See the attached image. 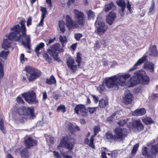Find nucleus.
<instances>
[{"label": "nucleus", "mask_w": 158, "mask_h": 158, "mask_svg": "<svg viewBox=\"0 0 158 158\" xmlns=\"http://www.w3.org/2000/svg\"><path fill=\"white\" fill-rule=\"evenodd\" d=\"M148 148L143 147L142 149V154L148 158H158V144L152 145L150 150L151 154L148 152Z\"/></svg>", "instance_id": "39448f33"}, {"label": "nucleus", "mask_w": 158, "mask_h": 158, "mask_svg": "<svg viewBox=\"0 0 158 158\" xmlns=\"http://www.w3.org/2000/svg\"><path fill=\"white\" fill-rule=\"evenodd\" d=\"M118 153L116 151H113L112 152V157H115L118 154Z\"/></svg>", "instance_id": "052dcab7"}, {"label": "nucleus", "mask_w": 158, "mask_h": 158, "mask_svg": "<svg viewBox=\"0 0 158 158\" xmlns=\"http://www.w3.org/2000/svg\"><path fill=\"white\" fill-rule=\"evenodd\" d=\"M57 111L58 112L61 111L62 113H64L66 111L65 107L64 105H60L57 109Z\"/></svg>", "instance_id": "a18cd8bd"}, {"label": "nucleus", "mask_w": 158, "mask_h": 158, "mask_svg": "<svg viewBox=\"0 0 158 158\" xmlns=\"http://www.w3.org/2000/svg\"><path fill=\"white\" fill-rule=\"evenodd\" d=\"M114 131L116 141L123 142L127 135V130L123 128H116L114 130Z\"/></svg>", "instance_id": "423d86ee"}, {"label": "nucleus", "mask_w": 158, "mask_h": 158, "mask_svg": "<svg viewBox=\"0 0 158 158\" xmlns=\"http://www.w3.org/2000/svg\"><path fill=\"white\" fill-rule=\"evenodd\" d=\"M94 25L97 28L95 32H97L99 35L104 33L108 29V26L105 25L104 22L101 21V18L99 15L97 17Z\"/></svg>", "instance_id": "0eeeda50"}, {"label": "nucleus", "mask_w": 158, "mask_h": 158, "mask_svg": "<svg viewBox=\"0 0 158 158\" xmlns=\"http://www.w3.org/2000/svg\"><path fill=\"white\" fill-rule=\"evenodd\" d=\"M74 133L76 131H79L80 130V127L77 125H74Z\"/></svg>", "instance_id": "0e129e2a"}, {"label": "nucleus", "mask_w": 158, "mask_h": 158, "mask_svg": "<svg viewBox=\"0 0 158 158\" xmlns=\"http://www.w3.org/2000/svg\"><path fill=\"white\" fill-rule=\"evenodd\" d=\"M115 8V6L112 2H111L106 5V8L104 10L106 12H107L111 9H114Z\"/></svg>", "instance_id": "cd10ccee"}, {"label": "nucleus", "mask_w": 158, "mask_h": 158, "mask_svg": "<svg viewBox=\"0 0 158 158\" xmlns=\"http://www.w3.org/2000/svg\"><path fill=\"white\" fill-rule=\"evenodd\" d=\"M143 67L145 69L149 70L152 72H153L154 70V64L151 62L145 63L143 64Z\"/></svg>", "instance_id": "393cba45"}, {"label": "nucleus", "mask_w": 158, "mask_h": 158, "mask_svg": "<svg viewBox=\"0 0 158 158\" xmlns=\"http://www.w3.org/2000/svg\"><path fill=\"white\" fill-rule=\"evenodd\" d=\"M43 57L48 62H50L51 60V58L47 53H44L43 55Z\"/></svg>", "instance_id": "8fccbe9b"}, {"label": "nucleus", "mask_w": 158, "mask_h": 158, "mask_svg": "<svg viewBox=\"0 0 158 158\" xmlns=\"http://www.w3.org/2000/svg\"><path fill=\"white\" fill-rule=\"evenodd\" d=\"M115 115V114H114L112 115H111L107 119V121L110 122L112 121Z\"/></svg>", "instance_id": "6e6d98bb"}, {"label": "nucleus", "mask_w": 158, "mask_h": 158, "mask_svg": "<svg viewBox=\"0 0 158 158\" xmlns=\"http://www.w3.org/2000/svg\"><path fill=\"white\" fill-rule=\"evenodd\" d=\"M63 51V50L60 48L59 44H56L52 46L50 49L48 50V53L51 56H52L54 59L59 61L60 60L58 57L59 53Z\"/></svg>", "instance_id": "6e6552de"}, {"label": "nucleus", "mask_w": 158, "mask_h": 158, "mask_svg": "<svg viewBox=\"0 0 158 158\" xmlns=\"http://www.w3.org/2000/svg\"><path fill=\"white\" fill-rule=\"evenodd\" d=\"M139 143L135 144L133 146L131 151V154L132 155H134L136 153V152L139 148Z\"/></svg>", "instance_id": "4c0bfd02"}, {"label": "nucleus", "mask_w": 158, "mask_h": 158, "mask_svg": "<svg viewBox=\"0 0 158 158\" xmlns=\"http://www.w3.org/2000/svg\"><path fill=\"white\" fill-rule=\"evenodd\" d=\"M82 36V35L81 33H76L74 34V38L77 41H79Z\"/></svg>", "instance_id": "de8ad7c7"}, {"label": "nucleus", "mask_w": 158, "mask_h": 158, "mask_svg": "<svg viewBox=\"0 0 158 158\" xmlns=\"http://www.w3.org/2000/svg\"><path fill=\"white\" fill-rule=\"evenodd\" d=\"M150 52V55L151 56H155L158 55V52L156 45H153L151 47Z\"/></svg>", "instance_id": "a878e982"}, {"label": "nucleus", "mask_w": 158, "mask_h": 158, "mask_svg": "<svg viewBox=\"0 0 158 158\" xmlns=\"http://www.w3.org/2000/svg\"><path fill=\"white\" fill-rule=\"evenodd\" d=\"M34 109L33 108L23 106L20 108L14 107L12 108V115L14 117L15 114L17 113L19 116L28 115L31 120L35 118V115L34 113Z\"/></svg>", "instance_id": "7ed1b4c3"}, {"label": "nucleus", "mask_w": 158, "mask_h": 158, "mask_svg": "<svg viewBox=\"0 0 158 158\" xmlns=\"http://www.w3.org/2000/svg\"><path fill=\"white\" fill-rule=\"evenodd\" d=\"M27 116H29L28 115H24L22 116H19V117H18V118H16V120L18 121L19 122L21 123H24L27 120Z\"/></svg>", "instance_id": "2f4dec72"}, {"label": "nucleus", "mask_w": 158, "mask_h": 158, "mask_svg": "<svg viewBox=\"0 0 158 158\" xmlns=\"http://www.w3.org/2000/svg\"><path fill=\"white\" fill-rule=\"evenodd\" d=\"M102 158H107L106 156V154L105 152L104 151L102 152Z\"/></svg>", "instance_id": "774afa93"}, {"label": "nucleus", "mask_w": 158, "mask_h": 158, "mask_svg": "<svg viewBox=\"0 0 158 158\" xmlns=\"http://www.w3.org/2000/svg\"><path fill=\"white\" fill-rule=\"evenodd\" d=\"M146 112L145 109L144 108H142L135 110L132 112V114L135 116H142Z\"/></svg>", "instance_id": "5701e85b"}, {"label": "nucleus", "mask_w": 158, "mask_h": 158, "mask_svg": "<svg viewBox=\"0 0 158 158\" xmlns=\"http://www.w3.org/2000/svg\"><path fill=\"white\" fill-rule=\"evenodd\" d=\"M80 112L81 115L84 117H86L88 115V111L86 109L84 105L83 109H81Z\"/></svg>", "instance_id": "c9c22d12"}, {"label": "nucleus", "mask_w": 158, "mask_h": 158, "mask_svg": "<svg viewBox=\"0 0 158 158\" xmlns=\"http://www.w3.org/2000/svg\"><path fill=\"white\" fill-rule=\"evenodd\" d=\"M143 72H144L138 71L135 72L134 74L135 75H137L139 76V80H141L142 83L143 84H147L149 82V78L147 75H143L142 74Z\"/></svg>", "instance_id": "ddd939ff"}, {"label": "nucleus", "mask_w": 158, "mask_h": 158, "mask_svg": "<svg viewBox=\"0 0 158 158\" xmlns=\"http://www.w3.org/2000/svg\"><path fill=\"white\" fill-rule=\"evenodd\" d=\"M0 129L3 133L5 132V127L4 125L3 120L2 118L0 119Z\"/></svg>", "instance_id": "79ce46f5"}, {"label": "nucleus", "mask_w": 158, "mask_h": 158, "mask_svg": "<svg viewBox=\"0 0 158 158\" xmlns=\"http://www.w3.org/2000/svg\"><path fill=\"white\" fill-rule=\"evenodd\" d=\"M130 120L128 118H124L119 120L118 122V124L120 126H123Z\"/></svg>", "instance_id": "72a5a7b5"}, {"label": "nucleus", "mask_w": 158, "mask_h": 158, "mask_svg": "<svg viewBox=\"0 0 158 158\" xmlns=\"http://www.w3.org/2000/svg\"><path fill=\"white\" fill-rule=\"evenodd\" d=\"M81 54L79 52H78L77 53L76 61L77 62V63L79 67V66L80 65V63L81 62Z\"/></svg>", "instance_id": "c03bdc74"}, {"label": "nucleus", "mask_w": 158, "mask_h": 158, "mask_svg": "<svg viewBox=\"0 0 158 158\" xmlns=\"http://www.w3.org/2000/svg\"><path fill=\"white\" fill-rule=\"evenodd\" d=\"M132 125L133 128H136L139 131L143 130L144 128L143 125L139 120H137L133 122Z\"/></svg>", "instance_id": "f3484780"}, {"label": "nucleus", "mask_w": 158, "mask_h": 158, "mask_svg": "<svg viewBox=\"0 0 158 158\" xmlns=\"http://www.w3.org/2000/svg\"><path fill=\"white\" fill-rule=\"evenodd\" d=\"M94 140H90V143L89 144V146L93 149L95 148V146L94 144Z\"/></svg>", "instance_id": "680f3d73"}, {"label": "nucleus", "mask_w": 158, "mask_h": 158, "mask_svg": "<svg viewBox=\"0 0 158 158\" xmlns=\"http://www.w3.org/2000/svg\"><path fill=\"white\" fill-rule=\"evenodd\" d=\"M93 100L95 103H97L98 101V98L94 95H92Z\"/></svg>", "instance_id": "e2e57ef3"}, {"label": "nucleus", "mask_w": 158, "mask_h": 158, "mask_svg": "<svg viewBox=\"0 0 158 158\" xmlns=\"http://www.w3.org/2000/svg\"><path fill=\"white\" fill-rule=\"evenodd\" d=\"M44 19V18H43L42 17H41V19L40 21V22L38 24V26H43Z\"/></svg>", "instance_id": "338daca9"}, {"label": "nucleus", "mask_w": 158, "mask_h": 158, "mask_svg": "<svg viewBox=\"0 0 158 158\" xmlns=\"http://www.w3.org/2000/svg\"><path fill=\"white\" fill-rule=\"evenodd\" d=\"M44 46V44L43 43L38 44L35 46L34 49V51L38 55L40 54L41 52L43 49Z\"/></svg>", "instance_id": "4be33fe9"}, {"label": "nucleus", "mask_w": 158, "mask_h": 158, "mask_svg": "<svg viewBox=\"0 0 158 158\" xmlns=\"http://www.w3.org/2000/svg\"><path fill=\"white\" fill-rule=\"evenodd\" d=\"M40 10L42 12V14L41 17L45 18V15L47 13L46 9L45 8L41 7Z\"/></svg>", "instance_id": "49530a36"}, {"label": "nucleus", "mask_w": 158, "mask_h": 158, "mask_svg": "<svg viewBox=\"0 0 158 158\" xmlns=\"http://www.w3.org/2000/svg\"><path fill=\"white\" fill-rule=\"evenodd\" d=\"M32 17H29L27 21V27L31 24Z\"/></svg>", "instance_id": "864d4df0"}, {"label": "nucleus", "mask_w": 158, "mask_h": 158, "mask_svg": "<svg viewBox=\"0 0 158 158\" xmlns=\"http://www.w3.org/2000/svg\"><path fill=\"white\" fill-rule=\"evenodd\" d=\"M100 131V128L98 126H96L94 128V136H96L97 134Z\"/></svg>", "instance_id": "09e8293b"}, {"label": "nucleus", "mask_w": 158, "mask_h": 158, "mask_svg": "<svg viewBox=\"0 0 158 158\" xmlns=\"http://www.w3.org/2000/svg\"><path fill=\"white\" fill-rule=\"evenodd\" d=\"M143 122L146 124L148 125L153 123L154 121L151 118L145 117L142 119Z\"/></svg>", "instance_id": "c85d7f7f"}, {"label": "nucleus", "mask_w": 158, "mask_h": 158, "mask_svg": "<svg viewBox=\"0 0 158 158\" xmlns=\"http://www.w3.org/2000/svg\"><path fill=\"white\" fill-rule=\"evenodd\" d=\"M22 95L25 100L30 104H35L38 103L36 98L35 93L33 91L24 93Z\"/></svg>", "instance_id": "1a4fd4ad"}, {"label": "nucleus", "mask_w": 158, "mask_h": 158, "mask_svg": "<svg viewBox=\"0 0 158 158\" xmlns=\"http://www.w3.org/2000/svg\"><path fill=\"white\" fill-rule=\"evenodd\" d=\"M117 5L121 9H125L126 8V4L125 1L123 0H118L116 1Z\"/></svg>", "instance_id": "7c9ffc66"}, {"label": "nucleus", "mask_w": 158, "mask_h": 158, "mask_svg": "<svg viewBox=\"0 0 158 158\" xmlns=\"http://www.w3.org/2000/svg\"><path fill=\"white\" fill-rule=\"evenodd\" d=\"M105 137L107 140L111 143L116 141L115 139L114 135H113L111 132L107 131L105 134Z\"/></svg>", "instance_id": "412c9836"}, {"label": "nucleus", "mask_w": 158, "mask_h": 158, "mask_svg": "<svg viewBox=\"0 0 158 158\" xmlns=\"http://www.w3.org/2000/svg\"><path fill=\"white\" fill-rule=\"evenodd\" d=\"M9 53V51H3L0 53V57L6 59L7 58V55Z\"/></svg>", "instance_id": "a19ab883"}, {"label": "nucleus", "mask_w": 158, "mask_h": 158, "mask_svg": "<svg viewBox=\"0 0 158 158\" xmlns=\"http://www.w3.org/2000/svg\"><path fill=\"white\" fill-rule=\"evenodd\" d=\"M140 83V80L138 75H135L134 77H131L130 79L127 81L125 84L128 87H132Z\"/></svg>", "instance_id": "9b49d317"}, {"label": "nucleus", "mask_w": 158, "mask_h": 158, "mask_svg": "<svg viewBox=\"0 0 158 158\" xmlns=\"http://www.w3.org/2000/svg\"><path fill=\"white\" fill-rule=\"evenodd\" d=\"M147 58V56L146 55H144L142 57L139 59L137 61V62L134 65L133 67L132 68L128 70V71L130 72L136 69L137 68L138 66L140 65L141 64H142L146 60Z\"/></svg>", "instance_id": "a211bd4d"}, {"label": "nucleus", "mask_w": 158, "mask_h": 158, "mask_svg": "<svg viewBox=\"0 0 158 158\" xmlns=\"http://www.w3.org/2000/svg\"><path fill=\"white\" fill-rule=\"evenodd\" d=\"M60 40L62 43V46L64 47L67 42V39L66 37L65 36L62 37L60 35Z\"/></svg>", "instance_id": "37998d69"}, {"label": "nucleus", "mask_w": 158, "mask_h": 158, "mask_svg": "<svg viewBox=\"0 0 158 158\" xmlns=\"http://www.w3.org/2000/svg\"><path fill=\"white\" fill-rule=\"evenodd\" d=\"M53 153L56 158H61V156L59 155L58 152L54 151Z\"/></svg>", "instance_id": "4d7b16f0"}, {"label": "nucleus", "mask_w": 158, "mask_h": 158, "mask_svg": "<svg viewBox=\"0 0 158 158\" xmlns=\"http://www.w3.org/2000/svg\"><path fill=\"white\" fill-rule=\"evenodd\" d=\"M59 26L60 28V30L64 33L65 31V29L64 27V22L63 21H60L59 22Z\"/></svg>", "instance_id": "ea45409f"}, {"label": "nucleus", "mask_w": 158, "mask_h": 158, "mask_svg": "<svg viewBox=\"0 0 158 158\" xmlns=\"http://www.w3.org/2000/svg\"><path fill=\"white\" fill-rule=\"evenodd\" d=\"M20 154L21 158H29L30 155L28 149L27 148H24L21 150Z\"/></svg>", "instance_id": "b1692460"}, {"label": "nucleus", "mask_w": 158, "mask_h": 158, "mask_svg": "<svg viewBox=\"0 0 158 158\" xmlns=\"http://www.w3.org/2000/svg\"><path fill=\"white\" fill-rule=\"evenodd\" d=\"M46 83L49 85H52L56 83V80L54 76L52 75L49 78L46 79Z\"/></svg>", "instance_id": "bb28decb"}, {"label": "nucleus", "mask_w": 158, "mask_h": 158, "mask_svg": "<svg viewBox=\"0 0 158 158\" xmlns=\"http://www.w3.org/2000/svg\"><path fill=\"white\" fill-rule=\"evenodd\" d=\"M16 101L19 103L23 104L24 102L21 97H18L16 98Z\"/></svg>", "instance_id": "603ef678"}, {"label": "nucleus", "mask_w": 158, "mask_h": 158, "mask_svg": "<svg viewBox=\"0 0 158 158\" xmlns=\"http://www.w3.org/2000/svg\"><path fill=\"white\" fill-rule=\"evenodd\" d=\"M105 83L104 82L99 85V86L97 88V90L99 92L102 93L104 91L105 89Z\"/></svg>", "instance_id": "e433bc0d"}, {"label": "nucleus", "mask_w": 158, "mask_h": 158, "mask_svg": "<svg viewBox=\"0 0 158 158\" xmlns=\"http://www.w3.org/2000/svg\"><path fill=\"white\" fill-rule=\"evenodd\" d=\"M73 13L75 15V19L78 24L82 26L84 25L85 22L84 13L77 9L74 10Z\"/></svg>", "instance_id": "9d476101"}, {"label": "nucleus", "mask_w": 158, "mask_h": 158, "mask_svg": "<svg viewBox=\"0 0 158 158\" xmlns=\"http://www.w3.org/2000/svg\"><path fill=\"white\" fill-rule=\"evenodd\" d=\"M66 21L67 26L70 29L74 28L76 27V23L72 20L71 17L69 15L66 17Z\"/></svg>", "instance_id": "6ab92c4d"}, {"label": "nucleus", "mask_w": 158, "mask_h": 158, "mask_svg": "<svg viewBox=\"0 0 158 158\" xmlns=\"http://www.w3.org/2000/svg\"><path fill=\"white\" fill-rule=\"evenodd\" d=\"M68 67L73 72L77 69V66L75 64L74 59L71 57H69L66 62Z\"/></svg>", "instance_id": "4468645a"}, {"label": "nucleus", "mask_w": 158, "mask_h": 158, "mask_svg": "<svg viewBox=\"0 0 158 158\" xmlns=\"http://www.w3.org/2000/svg\"><path fill=\"white\" fill-rule=\"evenodd\" d=\"M64 148H66L69 151H71L73 148L74 144L72 142H70L66 141L65 137H63L62 139L61 140L60 143L57 147L58 149L60 148V145Z\"/></svg>", "instance_id": "f8f14e48"}, {"label": "nucleus", "mask_w": 158, "mask_h": 158, "mask_svg": "<svg viewBox=\"0 0 158 158\" xmlns=\"http://www.w3.org/2000/svg\"><path fill=\"white\" fill-rule=\"evenodd\" d=\"M75 124H73L69 122L68 124V129L72 134H74V127Z\"/></svg>", "instance_id": "58836bf2"}, {"label": "nucleus", "mask_w": 158, "mask_h": 158, "mask_svg": "<svg viewBox=\"0 0 158 158\" xmlns=\"http://www.w3.org/2000/svg\"><path fill=\"white\" fill-rule=\"evenodd\" d=\"M125 9H121L118 10V12L121 16H123L124 15V11Z\"/></svg>", "instance_id": "13d9d810"}, {"label": "nucleus", "mask_w": 158, "mask_h": 158, "mask_svg": "<svg viewBox=\"0 0 158 158\" xmlns=\"http://www.w3.org/2000/svg\"><path fill=\"white\" fill-rule=\"evenodd\" d=\"M20 60L21 62H23L24 61V56L23 53H22L20 55Z\"/></svg>", "instance_id": "69168bd1"}, {"label": "nucleus", "mask_w": 158, "mask_h": 158, "mask_svg": "<svg viewBox=\"0 0 158 158\" xmlns=\"http://www.w3.org/2000/svg\"><path fill=\"white\" fill-rule=\"evenodd\" d=\"M84 107V105L82 104L78 105L76 106L74 108L75 113L77 114H79V111H81L82 109Z\"/></svg>", "instance_id": "473e14b6"}, {"label": "nucleus", "mask_w": 158, "mask_h": 158, "mask_svg": "<svg viewBox=\"0 0 158 158\" xmlns=\"http://www.w3.org/2000/svg\"><path fill=\"white\" fill-rule=\"evenodd\" d=\"M62 147L61 145H60V148L59 149L60 152V154L63 157L66 154H67V153H65L63 148H61Z\"/></svg>", "instance_id": "5fc2aeb1"}, {"label": "nucleus", "mask_w": 158, "mask_h": 158, "mask_svg": "<svg viewBox=\"0 0 158 158\" xmlns=\"http://www.w3.org/2000/svg\"><path fill=\"white\" fill-rule=\"evenodd\" d=\"M88 16V19L90 20L91 19H93L95 17V15L94 13L90 10H89L86 12Z\"/></svg>", "instance_id": "f704fd0d"}, {"label": "nucleus", "mask_w": 158, "mask_h": 158, "mask_svg": "<svg viewBox=\"0 0 158 158\" xmlns=\"http://www.w3.org/2000/svg\"><path fill=\"white\" fill-rule=\"evenodd\" d=\"M24 70L30 74L29 76L27 74V76L30 82L35 80L39 77L41 74L40 71L29 65L26 66Z\"/></svg>", "instance_id": "20e7f679"}, {"label": "nucleus", "mask_w": 158, "mask_h": 158, "mask_svg": "<svg viewBox=\"0 0 158 158\" xmlns=\"http://www.w3.org/2000/svg\"><path fill=\"white\" fill-rule=\"evenodd\" d=\"M152 3L151 4V5L150 6V7L149 8V13L150 14H152V13H151L153 11V10H154V5H155V3H154V1L153 0H152Z\"/></svg>", "instance_id": "3c124183"}, {"label": "nucleus", "mask_w": 158, "mask_h": 158, "mask_svg": "<svg viewBox=\"0 0 158 158\" xmlns=\"http://www.w3.org/2000/svg\"><path fill=\"white\" fill-rule=\"evenodd\" d=\"M25 21L21 20L19 24L11 28L12 32L10 33L8 36V39H4L2 45V48L6 49V48L11 46V40L18 41L22 40V43L24 47L29 49H30V36L26 35V29L25 26Z\"/></svg>", "instance_id": "f257e3e1"}, {"label": "nucleus", "mask_w": 158, "mask_h": 158, "mask_svg": "<svg viewBox=\"0 0 158 158\" xmlns=\"http://www.w3.org/2000/svg\"><path fill=\"white\" fill-rule=\"evenodd\" d=\"M131 76L130 74L114 76V77L106 78L104 82L106 86L111 90H117L118 89V85L124 86L125 81Z\"/></svg>", "instance_id": "f03ea898"}, {"label": "nucleus", "mask_w": 158, "mask_h": 158, "mask_svg": "<svg viewBox=\"0 0 158 158\" xmlns=\"http://www.w3.org/2000/svg\"><path fill=\"white\" fill-rule=\"evenodd\" d=\"M25 144L27 148H30L34 146H36L37 144V141L33 139L32 137H28L26 139Z\"/></svg>", "instance_id": "2eb2a0df"}, {"label": "nucleus", "mask_w": 158, "mask_h": 158, "mask_svg": "<svg viewBox=\"0 0 158 158\" xmlns=\"http://www.w3.org/2000/svg\"><path fill=\"white\" fill-rule=\"evenodd\" d=\"M116 17V14L113 12L111 11L109 13L106 17V22L110 25H111L114 21Z\"/></svg>", "instance_id": "dca6fc26"}, {"label": "nucleus", "mask_w": 158, "mask_h": 158, "mask_svg": "<svg viewBox=\"0 0 158 158\" xmlns=\"http://www.w3.org/2000/svg\"><path fill=\"white\" fill-rule=\"evenodd\" d=\"M108 104V101L107 100H105L102 99L100 100L99 102V105L101 108H104Z\"/></svg>", "instance_id": "c756f323"}, {"label": "nucleus", "mask_w": 158, "mask_h": 158, "mask_svg": "<svg viewBox=\"0 0 158 158\" xmlns=\"http://www.w3.org/2000/svg\"><path fill=\"white\" fill-rule=\"evenodd\" d=\"M89 109V113L92 114L93 113L95 110V109H96V108L95 107H89L88 108Z\"/></svg>", "instance_id": "bf43d9fd"}, {"label": "nucleus", "mask_w": 158, "mask_h": 158, "mask_svg": "<svg viewBox=\"0 0 158 158\" xmlns=\"http://www.w3.org/2000/svg\"><path fill=\"white\" fill-rule=\"evenodd\" d=\"M132 95L128 93L125 95L123 97V102L126 104L128 105L131 103L132 101Z\"/></svg>", "instance_id": "aec40b11"}]
</instances>
